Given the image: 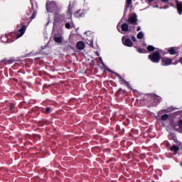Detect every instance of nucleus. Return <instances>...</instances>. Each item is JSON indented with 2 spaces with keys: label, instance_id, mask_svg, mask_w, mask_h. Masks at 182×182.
Masks as SVG:
<instances>
[{
  "label": "nucleus",
  "instance_id": "1",
  "mask_svg": "<svg viewBox=\"0 0 182 182\" xmlns=\"http://www.w3.org/2000/svg\"><path fill=\"white\" fill-rule=\"evenodd\" d=\"M55 21L58 22H72V9H70V6H69L68 10L65 14H62L60 15H57L55 16Z\"/></svg>",
  "mask_w": 182,
  "mask_h": 182
},
{
  "label": "nucleus",
  "instance_id": "2",
  "mask_svg": "<svg viewBox=\"0 0 182 182\" xmlns=\"http://www.w3.org/2000/svg\"><path fill=\"white\" fill-rule=\"evenodd\" d=\"M149 59L151 62H153V63H159L161 60V50H159L154 51L149 55Z\"/></svg>",
  "mask_w": 182,
  "mask_h": 182
},
{
  "label": "nucleus",
  "instance_id": "3",
  "mask_svg": "<svg viewBox=\"0 0 182 182\" xmlns=\"http://www.w3.org/2000/svg\"><path fill=\"white\" fill-rule=\"evenodd\" d=\"M117 29L120 33H125V32H129V31H133L132 26H129L127 23H124L123 24L119 23L117 26Z\"/></svg>",
  "mask_w": 182,
  "mask_h": 182
},
{
  "label": "nucleus",
  "instance_id": "4",
  "mask_svg": "<svg viewBox=\"0 0 182 182\" xmlns=\"http://www.w3.org/2000/svg\"><path fill=\"white\" fill-rule=\"evenodd\" d=\"M46 9L48 12H53L56 9V3L54 1H48L46 4Z\"/></svg>",
  "mask_w": 182,
  "mask_h": 182
},
{
  "label": "nucleus",
  "instance_id": "5",
  "mask_svg": "<svg viewBox=\"0 0 182 182\" xmlns=\"http://www.w3.org/2000/svg\"><path fill=\"white\" fill-rule=\"evenodd\" d=\"M122 41L124 46H127V48H132V46H133V42L132 40H130V38L123 36Z\"/></svg>",
  "mask_w": 182,
  "mask_h": 182
},
{
  "label": "nucleus",
  "instance_id": "6",
  "mask_svg": "<svg viewBox=\"0 0 182 182\" xmlns=\"http://www.w3.org/2000/svg\"><path fill=\"white\" fill-rule=\"evenodd\" d=\"M136 22H137V16L136 14L132 15L128 18L129 25H136Z\"/></svg>",
  "mask_w": 182,
  "mask_h": 182
},
{
  "label": "nucleus",
  "instance_id": "7",
  "mask_svg": "<svg viewBox=\"0 0 182 182\" xmlns=\"http://www.w3.org/2000/svg\"><path fill=\"white\" fill-rule=\"evenodd\" d=\"M173 63V60L171 58H168L167 57H164L162 58V65L163 66H170Z\"/></svg>",
  "mask_w": 182,
  "mask_h": 182
},
{
  "label": "nucleus",
  "instance_id": "8",
  "mask_svg": "<svg viewBox=\"0 0 182 182\" xmlns=\"http://www.w3.org/2000/svg\"><path fill=\"white\" fill-rule=\"evenodd\" d=\"M26 31V26H23L22 28H21L18 33H17V36H16V38H21V36H23V35L25 34V32Z\"/></svg>",
  "mask_w": 182,
  "mask_h": 182
},
{
  "label": "nucleus",
  "instance_id": "9",
  "mask_svg": "<svg viewBox=\"0 0 182 182\" xmlns=\"http://www.w3.org/2000/svg\"><path fill=\"white\" fill-rule=\"evenodd\" d=\"M151 100H152V106H156V105H157V103L160 102V100H161V98L157 95H153L151 97Z\"/></svg>",
  "mask_w": 182,
  "mask_h": 182
},
{
  "label": "nucleus",
  "instance_id": "10",
  "mask_svg": "<svg viewBox=\"0 0 182 182\" xmlns=\"http://www.w3.org/2000/svg\"><path fill=\"white\" fill-rule=\"evenodd\" d=\"M168 53L170 55H177V53L178 52V48L172 47L168 49Z\"/></svg>",
  "mask_w": 182,
  "mask_h": 182
},
{
  "label": "nucleus",
  "instance_id": "11",
  "mask_svg": "<svg viewBox=\"0 0 182 182\" xmlns=\"http://www.w3.org/2000/svg\"><path fill=\"white\" fill-rule=\"evenodd\" d=\"M176 7H177L178 14L179 15H181V14H182V2L176 1Z\"/></svg>",
  "mask_w": 182,
  "mask_h": 182
},
{
  "label": "nucleus",
  "instance_id": "12",
  "mask_svg": "<svg viewBox=\"0 0 182 182\" xmlns=\"http://www.w3.org/2000/svg\"><path fill=\"white\" fill-rule=\"evenodd\" d=\"M63 37L60 34H57L54 36V41L57 43H60L63 41Z\"/></svg>",
  "mask_w": 182,
  "mask_h": 182
},
{
  "label": "nucleus",
  "instance_id": "13",
  "mask_svg": "<svg viewBox=\"0 0 182 182\" xmlns=\"http://www.w3.org/2000/svg\"><path fill=\"white\" fill-rule=\"evenodd\" d=\"M77 48L80 50H83V49H85V43H83V41H78L77 43Z\"/></svg>",
  "mask_w": 182,
  "mask_h": 182
},
{
  "label": "nucleus",
  "instance_id": "14",
  "mask_svg": "<svg viewBox=\"0 0 182 182\" xmlns=\"http://www.w3.org/2000/svg\"><path fill=\"white\" fill-rule=\"evenodd\" d=\"M75 18H83V16H85V14H83V11L82 10H79L75 14Z\"/></svg>",
  "mask_w": 182,
  "mask_h": 182
},
{
  "label": "nucleus",
  "instance_id": "15",
  "mask_svg": "<svg viewBox=\"0 0 182 182\" xmlns=\"http://www.w3.org/2000/svg\"><path fill=\"white\" fill-rule=\"evenodd\" d=\"M136 38L137 39H143V38H144V33H143V31H140L136 35Z\"/></svg>",
  "mask_w": 182,
  "mask_h": 182
},
{
  "label": "nucleus",
  "instance_id": "16",
  "mask_svg": "<svg viewBox=\"0 0 182 182\" xmlns=\"http://www.w3.org/2000/svg\"><path fill=\"white\" fill-rule=\"evenodd\" d=\"M178 150H180V148H178V146L173 145L171 148V151H174V153H177V151H178Z\"/></svg>",
  "mask_w": 182,
  "mask_h": 182
},
{
  "label": "nucleus",
  "instance_id": "17",
  "mask_svg": "<svg viewBox=\"0 0 182 182\" xmlns=\"http://www.w3.org/2000/svg\"><path fill=\"white\" fill-rule=\"evenodd\" d=\"M167 119H168V114H165L161 117V120H162L163 122H166Z\"/></svg>",
  "mask_w": 182,
  "mask_h": 182
},
{
  "label": "nucleus",
  "instance_id": "18",
  "mask_svg": "<svg viewBox=\"0 0 182 182\" xmlns=\"http://www.w3.org/2000/svg\"><path fill=\"white\" fill-rule=\"evenodd\" d=\"M116 76L118 77V78L119 79V80H121L122 82H123V83H124V85H128L127 82H126V80H123V78H122V76H120L119 74L116 73L115 74Z\"/></svg>",
  "mask_w": 182,
  "mask_h": 182
},
{
  "label": "nucleus",
  "instance_id": "19",
  "mask_svg": "<svg viewBox=\"0 0 182 182\" xmlns=\"http://www.w3.org/2000/svg\"><path fill=\"white\" fill-rule=\"evenodd\" d=\"M72 19L71 21H65V28L66 29H70V23H72Z\"/></svg>",
  "mask_w": 182,
  "mask_h": 182
},
{
  "label": "nucleus",
  "instance_id": "20",
  "mask_svg": "<svg viewBox=\"0 0 182 182\" xmlns=\"http://www.w3.org/2000/svg\"><path fill=\"white\" fill-rule=\"evenodd\" d=\"M156 49V48H154V46H148L147 47V50H149V52H153V50H154Z\"/></svg>",
  "mask_w": 182,
  "mask_h": 182
},
{
  "label": "nucleus",
  "instance_id": "21",
  "mask_svg": "<svg viewBox=\"0 0 182 182\" xmlns=\"http://www.w3.org/2000/svg\"><path fill=\"white\" fill-rule=\"evenodd\" d=\"M137 52H139V53H146V50L143 49V48H139L137 50Z\"/></svg>",
  "mask_w": 182,
  "mask_h": 182
},
{
  "label": "nucleus",
  "instance_id": "22",
  "mask_svg": "<svg viewBox=\"0 0 182 182\" xmlns=\"http://www.w3.org/2000/svg\"><path fill=\"white\" fill-rule=\"evenodd\" d=\"M132 4V0H127V8H129Z\"/></svg>",
  "mask_w": 182,
  "mask_h": 182
},
{
  "label": "nucleus",
  "instance_id": "23",
  "mask_svg": "<svg viewBox=\"0 0 182 182\" xmlns=\"http://www.w3.org/2000/svg\"><path fill=\"white\" fill-rule=\"evenodd\" d=\"M87 45H93V39L90 38L87 41Z\"/></svg>",
  "mask_w": 182,
  "mask_h": 182
},
{
  "label": "nucleus",
  "instance_id": "24",
  "mask_svg": "<svg viewBox=\"0 0 182 182\" xmlns=\"http://www.w3.org/2000/svg\"><path fill=\"white\" fill-rule=\"evenodd\" d=\"M131 39L133 42H137V38L133 36H131Z\"/></svg>",
  "mask_w": 182,
  "mask_h": 182
},
{
  "label": "nucleus",
  "instance_id": "25",
  "mask_svg": "<svg viewBox=\"0 0 182 182\" xmlns=\"http://www.w3.org/2000/svg\"><path fill=\"white\" fill-rule=\"evenodd\" d=\"M46 113H50V107H47L46 109Z\"/></svg>",
  "mask_w": 182,
  "mask_h": 182
},
{
  "label": "nucleus",
  "instance_id": "26",
  "mask_svg": "<svg viewBox=\"0 0 182 182\" xmlns=\"http://www.w3.org/2000/svg\"><path fill=\"white\" fill-rule=\"evenodd\" d=\"M36 17V12H34L31 16V19H35Z\"/></svg>",
  "mask_w": 182,
  "mask_h": 182
},
{
  "label": "nucleus",
  "instance_id": "27",
  "mask_svg": "<svg viewBox=\"0 0 182 182\" xmlns=\"http://www.w3.org/2000/svg\"><path fill=\"white\" fill-rule=\"evenodd\" d=\"M100 60L102 65H103V66H105V63H103V60L102 59V57H100Z\"/></svg>",
  "mask_w": 182,
  "mask_h": 182
},
{
  "label": "nucleus",
  "instance_id": "28",
  "mask_svg": "<svg viewBox=\"0 0 182 182\" xmlns=\"http://www.w3.org/2000/svg\"><path fill=\"white\" fill-rule=\"evenodd\" d=\"M14 107H15V105H11L10 106V110H13L14 109Z\"/></svg>",
  "mask_w": 182,
  "mask_h": 182
},
{
  "label": "nucleus",
  "instance_id": "29",
  "mask_svg": "<svg viewBox=\"0 0 182 182\" xmlns=\"http://www.w3.org/2000/svg\"><path fill=\"white\" fill-rule=\"evenodd\" d=\"M141 28L138 27L137 29H136V31L139 32V31H141Z\"/></svg>",
  "mask_w": 182,
  "mask_h": 182
},
{
  "label": "nucleus",
  "instance_id": "30",
  "mask_svg": "<svg viewBox=\"0 0 182 182\" xmlns=\"http://www.w3.org/2000/svg\"><path fill=\"white\" fill-rule=\"evenodd\" d=\"M162 2H167L168 0H161Z\"/></svg>",
  "mask_w": 182,
  "mask_h": 182
},
{
  "label": "nucleus",
  "instance_id": "31",
  "mask_svg": "<svg viewBox=\"0 0 182 182\" xmlns=\"http://www.w3.org/2000/svg\"><path fill=\"white\" fill-rule=\"evenodd\" d=\"M156 120L159 121L160 118L159 117H156Z\"/></svg>",
  "mask_w": 182,
  "mask_h": 182
},
{
  "label": "nucleus",
  "instance_id": "32",
  "mask_svg": "<svg viewBox=\"0 0 182 182\" xmlns=\"http://www.w3.org/2000/svg\"><path fill=\"white\" fill-rule=\"evenodd\" d=\"M149 1V2H153V1H154V0H148Z\"/></svg>",
  "mask_w": 182,
  "mask_h": 182
},
{
  "label": "nucleus",
  "instance_id": "33",
  "mask_svg": "<svg viewBox=\"0 0 182 182\" xmlns=\"http://www.w3.org/2000/svg\"><path fill=\"white\" fill-rule=\"evenodd\" d=\"M154 8H159V5L155 6Z\"/></svg>",
  "mask_w": 182,
  "mask_h": 182
},
{
  "label": "nucleus",
  "instance_id": "34",
  "mask_svg": "<svg viewBox=\"0 0 182 182\" xmlns=\"http://www.w3.org/2000/svg\"><path fill=\"white\" fill-rule=\"evenodd\" d=\"M46 48V46H44L43 47V49H45Z\"/></svg>",
  "mask_w": 182,
  "mask_h": 182
},
{
  "label": "nucleus",
  "instance_id": "35",
  "mask_svg": "<svg viewBox=\"0 0 182 182\" xmlns=\"http://www.w3.org/2000/svg\"><path fill=\"white\" fill-rule=\"evenodd\" d=\"M181 165L182 166V164H181Z\"/></svg>",
  "mask_w": 182,
  "mask_h": 182
}]
</instances>
